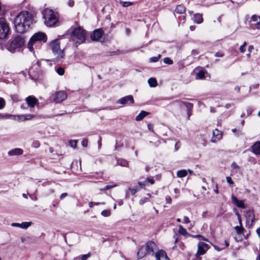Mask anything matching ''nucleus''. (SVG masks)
<instances>
[{
	"label": "nucleus",
	"instance_id": "1",
	"mask_svg": "<svg viewBox=\"0 0 260 260\" xmlns=\"http://www.w3.org/2000/svg\"><path fill=\"white\" fill-rule=\"evenodd\" d=\"M32 22V15L30 12L24 11L17 15L14 20V26L18 33H23L27 30Z\"/></svg>",
	"mask_w": 260,
	"mask_h": 260
},
{
	"label": "nucleus",
	"instance_id": "2",
	"mask_svg": "<svg viewBox=\"0 0 260 260\" xmlns=\"http://www.w3.org/2000/svg\"><path fill=\"white\" fill-rule=\"evenodd\" d=\"M47 41L46 35L43 32L39 31L30 38L27 44V48L30 52L35 53L36 50L41 48L42 42L46 43Z\"/></svg>",
	"mask_w": 260,
	"mask_h": 260
},
{
	"label": "nucleus",
	"instance_id": "3",
	"mask_svg": "<svg viewBox=\"0 0 260 260\" xmlns=\"http://www.w3.org/2000/svg\"><path fill=\"white\" fill-rule=\"evenodd\" d=\"M42 14L44 23L48 26H52L58 21V13L51 9L46 8L43 10Z\"/></svg>",
	"mask_w": 260,
	"mask_h": 260
},
{
	"label": "nucleus",
	"instance_id": "4",
	"mask_svg": "<svg viewBox=\"0 0 260 260\" xmlns=\"http://www.w3.org/2000/svg\"><path fill=\"white\" fill-rule=\"evenodd\" d=\"M86 33L81 27L75 28L71 35V39L76 46L84 43Z\"/></svg>",
	"mask_w": 260,
	"mask_h": 260
},
{
	"label": "nucleus",
	"instance_id": "5",
	"mask_svg": "<svg viewBox=\"0 0 260 260\" xmlns=\"http://www.w3.org/2000/svg\"><path fill=\"white\" fill-rule=\"evenodd\" d=\"M24 38L21 36H17L7 46V50L11 53L19 51L25 45Z\"/></svg>",
	"mask_w": 260,
	"mask_h": 260
},
{
	"label": "nucleus",
	"instance_id": "6",
	"mask_svg": "<svg viewBox=\"0 0 260 260\" xmlns=\"http://www.w3.org/2000/svg\"><path fill=\"white\" fill-rule=\"evenodd\" d=\"M49 48L51 49L54 59L56 61H59L63 58L64 53L63 50L60 48V42L58 40H54L49 44Z\"/></svg>",
	"mask_w": 260,
	"mask_h": 260
},
{
	"label": "nucleus",
	"instance_id": "7",
	"mask_svg": "<svg viewBox=\"0 0 260 260\" xmlns=\"http://www.w3.org/2000/svg\"><path fill=\"white\" fill-rule=\"evenodd\" d=\"M145 248L147 254L154 255L156 260H161L162 257V251L158 250L155 243L152 241H148L146 243Z\"/></svg>",
	"mask_w": 260,
	"mask_h": 260
},
{
	"label": "nucleus",
	"instance_id": "8",
	"mask_svg": "<svg viewBox=\"0 0 260 260\" xmlns=\"http://www.w3.org/2000/svg\"><path fill=\"white\" fill-rule=\"evenodd\" d=\"M9 32L8 24L4 21H0V39L6 38Z\"/></svg>",
	"mask_w": 260,
	"mask_h": 260
},
{
	"label": "nucleus",
	"instance_id": "9",
	"mask_svg": "<svg viewBox=\"0 0 260 260\" xmlns=\"http://www.w3.org/2000/svg\"><path fill=\"white\" fill-rule=\"evenodd\" d=\"M207 244L204 242H200L198 244V251L197 255H201L204 254L208 249Z\"/></svg>",
	"mask_w": 260,
	"mask_h": 260
},
{
	"label": "nucleus",
	"instance_id": "10",
	"mask_svg": "<svg viewBox=\"0 0 260 260\" xmlns=\"http://www.w3.org/2000/svg\"><path fill=\"white\" fill-rule=\"evenodd\" d=\"M222 137V133L218 129H215L213 131V137L211 139V142L216 143V142L220 140Z\"/></svg>",
	"mask_w": 260,
	"mask_h": 260
},
{
	"label": "nucleus",
	"instance_id": "11",
	"mask_svg": "<svg viewBox=\"0 0 260 260\" xmlns=\"http://www.w3.org/2000/svg\"><path fill=\"white\" fill-rule=\"evenodd\" d=\"M103 32L101 29L94 30L91 35V39L93 41H100L103 36Z\"/></svg>",
	"mask_w": 260,
	"mask_h": 260
},
{
	"label": "nucleus",
	"instance_id": "12",
	"mask_svg": "<svg viewBox=\"0 0 260 260\" xmlns=\"http://www.w3.org/2000/svg\"><path fill=\"white\" fill-rule=\"evenodd\" d=\"M231 199L232 203L236 205L238 207L242 209L246 208V206L243 201L238 200L237 197L233 194L232 195Z\"/></svg>",
	"mask_w": 260,
	"mask_h": 260
},
{
	"label": "nucleus",
	"instance_id": "13",
	"mask_svg": "<svg viewBox=\"0 0 260 260\" xmlns=\"http://www.w3.org/2000/svg\"><path fill=\"white\" fill-rule=\"evenodd\" d=\"M154 183V180L152 178H147L144 181H140L138 185L141 188H144L145 186H149V184H153Z\"/></svg>",
	"mask_w": 260,
	"mask_h": 260
},
{
	"label": "nucleus",
	"instance_id": "14",
	"mask_svg": "<svg viewBox=\"0 0 260 260\" xmlns=\"http://www.w3.org/2000/svg\"><path fill=\"white\" fill-rule=\"evenodd\" d=\"M246 218L247 224L251 225L254 220V215L253 211L249 210L246 212Z\"/></svg>",
	"mask_w": 260,
	"mask_h": 260
},
{
	"label": "nucleus",
	"instance_id": "15",
	"mask_svg": "<svg viewBox=\"0 0 260 260\" xmlns=\"http://www.w3.org/2000/svg\"><path fill=\"white\" fill-rule=\"evenodd\" d=\"M23 153V151L22 149L16 148L10 150L8 152L9 156H17L22 155Z\"/></svg>",
	"mask_w": 260,
	"mask_h": 260
},
{
	"label": "nucleus",
	"instance_id": "16",
	"mask_svg": "<svg viewBox=\"0 0 260 260\" xmlns=\"http://www.w3.org/2000/svg\"><path fill=\"white\" fill-rule=\"evenodd\" d=\"M193 21L194 23L197 24H201L203 21V18L202 16V14L201 13H196L193 14Z\"/></svg>",
	"mask_w": 260,
	"mask_h": 260
},
{
	"label": "nucleus",
	"instance_id": "17",
	"mask_svg": "<svg viewBox=\"0 0 260 260\" xmlns=\"http://www.w3.org/2000/svg\"><path fill=\"white\" fill-rule=\"evenodd\" d=\"M252 152L257 155H260V142H257L254 143L251 147Z\"/></svg>",
	"mask_w": 260,
	"mask_h": 260
},
{
	"label": "nucleus",
	"instance_id": "18",
	"mask_svg": "<svg viewBox=\"0 0 260 260\" xmlns=\"http://www.w3.org/2000/svg\"><path fill=\"white\" fill-rule=\"evenodd\" d=\"M147 254V252L146 251V249L145 247H141L138 250L137 252V256L138 258H142L144 257L146 254Z\"/></svg>",
	"mask_w": 260,
	"mask_h": 260
},
{
	"label": "nucleus",
	"instance_id": "19",
	"mask_svg": "<svg viewBox=\"0 0 260 260\" xmlns=\"http://www.w3.org/2000/svg\"><path fill=\"white\" fill-rule=\"evenodd\" d=\"M25 101L28 107L30 108H32L37 104V99H25Z\"/></svg>",
	"mask_w": 260,
	"mask_h": 260
},
{
	"label": "nucleus",
	"instance_id": "20",
	"mask_svg": "<svg viewBox=\"0 0 260 260\" xmlns=\"http://www.w3.org/2000/svg\"><path fill=\"white\" fill-rule=\"evenodd\" d=\"M149 114V112L142 111L136 117V120L140 121Z\"/></svg>",
	"mask_w": 260,
	"mask_h": 260
},
{
	"label": "nucleus",
	"instance_id": "21",
	"mask_svg": "<svg viewBox=\"0 0 260 260\" xmlns=\"http://www.w3.org/2000/svg\"><path fill=\"white\" fill-rule=\"evenodd\" d=\"M185 8L184 6L180 5H178L175 10V13L178 14H183L185 12Z\"/></svg>",
	"mask_w": 260,
	"mask_h": 260
},
{
	"label": "nucleus",
	"instance_id": "22",
	"mask_svg": "<svg viewBox=\"0 0 260 260\" xmlns=\"http://www.w3.org/2000/svg\"><path fill=\"white\" fill-rule=\"evenodd\" d=\"M183 104L186 107L187 109V117L188 119H189L191 115V113L190 110L192 107V104L188 102H183Z\"/></svg>",
	"mask_w": 260,
	"mask_h": 260
},
{
	"label": "nucleus",
	"instance_id": "23",
	"mask_svg": "<svg viewBox=\"0 0 260 260\" xmlns=\"http://www.w3.org/2000/svg\"><path fill=\"white\" fill-rule=\"evenodd\" d=\"M149 85L151 87H155L157 85V82L155 78H150L148 80Z\"/></svg>",
	"mask_w": 260,
	"mask_h": 260
},
{
	"label": "nucleus",
	"instance_id": "24",
	"mask_svg": "<svg viewBox=\"0 0 260 260\" xmlns=\"http://www.w3.org/2000/svg\"><path fill=\"white\" fill-rule=\"evenodd\" d=\"M224 244H221V247H219L217 246L214 245V247L215 249L217 250V251H220L222 249H224L226 248H227L229 246V243L226 241H224L223 242Z\"/></svg>",
	"mask_w": 260,
	"mask_h": 260
},
{
	"label": "nucleus",
	"instance_id": "25",
	"mask_svg": "<svg viewBox=\"0 0 260 260\" xmlns=\"http://www.w3.org/2000/svg\"><path fill=\"white\" fill-rule=\"evenodd\" d=\"M90 255H91L90 252H89L87 254H83V255H82L80 256L75 257L74 259V260H86L87 258H88L89 257H90Z\"/></svg>",
	"mask_w": 260,
	"mask_h": 260
},
{
	"label": "nucleus",
	"instance_id": "26",
	"mask_svg": "<svg viewBox=\"0 0 260 260\" xmlns=\"http://www.w3.org/2000/svg\"><path fill=\"white\" fill-rule=\"evenodd\" d=\"M187 174V171L186 170H180L177 171V176L179 178H183L185 177Z\"/></svg>",
	"mask_w": 260,
	"mask_h": 260
},
{
	"label": "nucleus",
	"instance_id": "27",
	"mask_svg": "<svg viewBox=\"0 0 260 260\" xmlns=\"http://www.w3.org/2000/svg\"><path fill=\"white\" fill-rule=\"evenodd\" d=\"M178 228H179L178 232L180 234H181L185 237H187L189 235V234L187 233L186 230L185 229H184L182 225H179Z\"/></svg>",
	"mask_w": 260,
	"mask_h": 260
},
{
	"label": "nucleus",
	"instance_id": "28",
	"mask_svg": "<svg viewBox=\"0 0 260 260\" xmlns=\"http://www.w3.org/2000/svg\"><path fill=\"white\" fill-rule=\"evenodd\" d=\"M68 94L64 91H59L56 92V98H67Z\"/></svg>",
	"mask_w": 260,
	"mask_h": 260
},
{
	"label": "nucleus",
	"instance_id": "29",
	"mask_svg": "<svg viewBox=\"0 0 260 260\" xmlns=\"http://www.w3.org/2000/svg\"><path fill=\"white\" fill-rule=\"evenodd\" d=\"M204 77L205 72L203 70H201L197 73L196 78L197 79H203Z\"/></svg>",
	"mask_w": 260,
	"mask_h": 260
},
{
	"label": "nucleus",
	"instance_id": "30",
	"mask_svg": "<svg viewBox=\"0 0 260 260\" xmlns=\"http://www.w3.org/2000/svg\"><path fill=\"white\" fill-rule=\"evenodd\" d=\"M32 224V222L31 221L23 222L22 223H21V228L22 229H27Z\"/></svg>",
	"mask_w": 260,
	"mask_h": 260
},
{
	"label": "nucleus",
	"instance_id": "31",
	"mask_svg": "<svg viewBox=\"0 0 260 260\" xmlns=\"http://www.w3.org/2000/svg\"><path fill=\"white\" fill-rule=\"evenodd\" d=\"M101 215L104 217H109L111 215V211L109 210H104L101 212Z\"/></svg>",
	"mask_w": 260,
	"mask_h": 260
},
{
	"label": "nucleus",
	"instance_id": "32",
	"mask_svg": "<svg viewBox=\"0 0 260 260\" xmlns=\"http://www.w3.org/2000/svg\"><path fill=\"white\" fill-rule=\"evenodd\" d=\"M198 138L201 139L200 143L203 146H206L207 145L206 140L203 138L202 135H200Z\"/></svg>",
	"mask_w": 260,
	"mask_h": 260
},
{
	"label": "nucleus",
	"instance_id": "33",
	"mask_svg": "<svg viewBox=\"0 0 260 260\" xmlns=\"http://www.w3.org/2000/svg\"><path fill=\"white\" fill-rule=\"evenodd\" d=\"M56 71L57 73L60 76H62L64 74V69L62 67L57 68Z\"/></svg>",
	"mask_w": 260,
	"mask_h": 260
},
{
	"label": "nucleus",
	"instance_id": "34",
	"mask_svg": "<svg viewBox=\"0 0 260 260\" xmlns=\"http://www.w3.org/2000/svg\"><path fill=\"white\" fill-rule=\"evenodd\" d=\"M31 146L34 148H38L40 146V143L38 140H35L32 142Z\"/></svg>",
	"mask_w": 260,
	"mask_h": 260
},
{
	"label": "nucleus",
	"instance_id": "35",
	"mask_svg": "<svg viewBox=\"0 0 260 260\" xmlns=\"http://www.w3.org/2000/svg\"><path fill=\"white\" fill-rule=\"evenodd\" d=\"M117 186L116 184H113V185H107L104 188L101 189V191H104L108 190L110 188Z\"/></svg>",
	"mask_w": 260,
	"mask_h": 260
},
{
	"label": "nucleus",
	"instance_id": "36",
	"mask_svg": "<svg viewBox=\"0 0 260 260\" xmlns=\"http://www.w3.org/2000/svg\"><path fill=\"white\" fill-rule=\"evenodd\" d=\"M127 99H120L116 101V104L125 105L127 103Z\"/></svg>",
	"mask_w": 260,
	"mask_h": 260
},
{
	"label": "nucleus",
	"instance_id": "37",
	"mask_svg": "<svg viewBox=\"0 0 260 260\" xmlns=\"http://www.w3.org/2000/svg\"><path fill=\"white\" fill-rule=\"evenodd\" d=\"M77 140H70L69 141V144L70 146L73 148H75L77 146Z\"/></svg>",
	"mask_w": 260,
	"mask_h": 260
},
{
	"label": "nucleus",
	"instance_id": "38",
	"mask_svg": "<svg viewBox=\"0 0 260 260\" xmlns=\"http://www.w3.org/2000/svg\"><path fill=\"white\" fill-rule=\"evenodd\" d=\"M235 229L238 234H241L244 230V229L242 227V225L236 226L235 228Z\"/></svg>",
	"mask_w": 260,
	"mask_h": 260
},
{
	"label": "nucleus",
	"instance_id": "39",
	"mask_svg": "<svg viewBox=\"0 0 260 260\" xmlns=\"http://www.w3.org/2000/svg\"><path fill=\"white\" fill-rule=\"evenodd\" d=\"M164 62L168 64H172L173 61L169 57H165L164 58Z\"/></svg>",
	"mask_w": 260,
	"mask_h": 260
},
{
	"label": "nucleus",
	"instance_id": "40",
	"mask_svg": "<svg viewBox=\"0 0 260 260\" xmlns=\"http://www.w3.org/2000/svg\"><path fill=\"white\" fill-rule=\"evenodd\" d=\"M160 57V55H159L157 57H152L150 58L149 61L151 62H155L158 60V59Z\"/></svg>",
	"mask_w": 260,
	"mask_h": 260
},
{
	"label": "nucleus",
	"instance_id": "41",
	"mask_svg": "<svg viewBox=\"0 0 260 260\" xmlns=\"http://www.w3.org/2000/svg\"><path fill=\"white\" fill-rule=\"evenodd\" d=\"M231 168L233 170H239L240 167L235 162H233L231 165Z\"/></svg>",
	"mask_w": 260,
	"mask_h": 260
},
{
	"label": "nucleus",
	"instance_id": "42",
	"mask_svg": "<svg viewBox=\"0 0 260 260\" xmlns=\"http://www.w3.org/2000/svg\"><path fill=\"white\" fill-rule=\"evenodd\" d=\"M24 118V115H18L15 116V119L16 120H17L18 121H22L25 120V119H23Z\"/></svg>",
	"mask_w": 260,
	"mask_h": 260
},
{
	"label": "nucleus",
	"instance_id": "43",
	"mask_svg": "<svg viewBox=\"0 0 260 260\" xmlns=\"http://www.w3.org/2000/svg\"><path fill=\"white\" fill-rule=\"evenodd\" d=\"M118 164L123 167H127L128 166V162L125 160H122L120 161H118Z\"/></svg>",
	"mask_w": 260,
	"mask_h": 260
},
{
	"label": "nucleus",
	"instance_id": "44",
	"mask_svg": "<svg viewBox=\"0 0 260 260\" xmlns=\"http://www.w3.org/2000/svg\"><path fill=\"white\" fill-rule=\"evenodd\" d=\"M120 4L123 6V7H128L130 5H132V3L131 2H120Z\"/></svg>",
	"mask_w": 260,
	"mask_h": 260
},
{
	"label": "nucleus",
	"instance_id": "45",
	"mask_svg": "<svg viewBox=\"0 0 260 260\" xmlns=\"http://www.w3.org/2000/svg\"><path fill=\"white\" fill-rule=\"evenodd\" d=\"M6 105V102L4 99H0V109H3Z\"/></svg>",
	"mask_w": 260,
	"mask_h": 260
},
{
	"label": "nucleus",
	"instance_id": "46",
	"mask_svg": "<svg viewBox=\"0 0 260 260\" xmlns=\"http://www.w3.org/2000/svg\"><path fill=\"white\" fill-rule=\"evenodd\" d=\"M246 46V43L244 42L242 45H241L240 47V51L241 53H244L245 51V47Z\"/></svg>",
	"mask_w": 260,
	"mask_h": 260
},
{
	"label": "nucleus",
	"instance_id": "47",
	"mask_svg": "<svg viewBox=\"0 0 260 260\" xmlns=\"http://www.w3.org/2000/svg\"><path fill=\"white\" fill-rule=\"evenodd\" d=\"M12 117H13V119H15V116L7 114H3V119H8Z\"/></svg>",
	"mask_w": 260,
	"mask_h": 260
},
{
	"label": "nucleus",
	"instance_id": "48",
	"mask_svg": "<svg viewBox=\"0 0 260 260\" xmlns=\"http://www.w3.org/2000/svg\"><path fill=\"white\" fill-rule=\"evenodd\" d=\"M258 19H260V17L259 16H257L256 15H252L251 17V21H254V22H258Z\"/></svg>",
	"mask_w": 260,
	"mask_h": 260
},
{
	"label": "nucleus",
	"instance_id": "49",
	"mask_svg": "<svg viewBox=\"0 0 260 260\" xmlns=\"http://www.w3.org/2000/svg\"><path fill=\"white\" fill-rule=\"evenodd\" d=\"M181 147V144L179 141H177L175 145V151H177Z\"/></svg>",
	"mask_w": 260,
	"mask_h": 260
},
{
	"label": "nucleus",
	"instance_id": "50",
	"mask_svg": "<svg viewBox=\"0 0 260 260\" xmlns=\"http://www.w3.org/2000/svg\"><path fill=\"white\" fill-rule=\"evenodd\" d=\"M29 196L31 200L34 201L38 200V198L36 193L30 194Z\"/></svg>",
	"mask_w": 260,
	"mask_h": 260
},
{
	"label": "nucleus",
	"instance_id": "51",
	"mask_svg": "<svg viewBox=\"0 0 260 260\" xmlns=\"http://www.w3.org/2000/svg\"><path fill=\"white\" fill-rule=\"evenodd\" d=\"M226 180L228 183H229V184H233L234 183L230 177H226Z\"/></svg>",
	"mask_w": 260,
	"mask_h": 260
},
{
	"label": "nucleus",
	"instance_id": "52",
	"mask_svg": "<svg viewBox=\"0 0 260 260\" xmlns=\"http://www.w3.org/2000/svg\"><path fill=\"white\" fill-rule=\"evenodd\" d=\"M128 189L131 191L132 194H135L137 191V188H129Z\"/></svg>",
	"mask_w": 260,
	"mask_h": 260
},
{
	"label": "nucleus",
	"instance_id": "53",
	"mask_svg": "<svg viewBox=\"0 0 260 260\" xmlns=\"http://www.w3.org/2000/svg\"><path fill=\"white\" fill-rule=\"evenodd\" d=\"M87 144H88V141L87 139H84L82 141V145L83 147H86L87 146Z\"/></svg>",
	"mask_w": 260,
	"mask_h": 260
},
{
	"label": "nucleus",
	"instance_id": "54",
	"mask_svg": "<svg viewBox=\"0 0 260 260\" xmlns=\"http://www.w3.org/2000/svg\"><path fill=\"white\" fill-rule=\"evenodd\" d=\"M100 205V203L99 202H90L89 203V207L90 208H92L93 206L94 205Z\"/></svg>",
	"mask_w": 260,
	"mask_h": 260
},
{
	"label": "nucleus",
	"instance_id": "55",
	"mask_svg": "<svg viewBox=\"0 0 260 260\" xmlns=\"http://www.w3.org/2000/svg\"><path fill=\"white\" fill-rule=\"evenodd\" d=\"M183 220H184V223H185V224H188L190 222V220H189V218L186 216H184L183 217Z\"/></svg>",
	"mask_w": 260,
	"mask_h": 260
},
{
	"label": "nucleus",
	"instance_id": "56",
	"mask_svg": "<svg viewBox=\"0 0 260 260\" xmlns=\"http://www.w3.org/2000/svg\"><path fill=\"white\" fill-rule=\"evenodd\" d=\"M148 199L147 198H144L140 200V204L141 205H143L145 203H146V202L148 201Z\"/></svg>",
	"mask_w": 260,
	"mask_h": 260
},
{
	"label": "nucleus",
	"instance_id": "57",
	"mask_svg": "<svg viewBox=\"0 0 260 260\" xmlns=\"http://www.w3.org/2000/svg\"><path fill=\"white\" fill-rule=\"evenodd\" d=\"M224 55V54L221 52H218L215 54L216 57H222Z\"/></svg>",
	"mask_w": 260,
	"mask_h": 260
},
{
	"label": "nucleus",
	"instance_id": "58",
	"mask_svg": "<svg viewBox=\"0 0 260 260\" xmlns=\"http://www.w3.org/2000/svg\"><path fill=\"white\" fill-rule=\"evenodd\" d=\"M33 117H34V116L31 114L24 115V118H23V119L28 120V119L32 118Z\"/></svg>",
	"mask_w": 260,
	"mask_h": 260
},
{
	"label": "nucleus",
	"instance_id": "59",
	"mask_svg": "<svg viewBox=\"0 0 260 260\" xmlns=\"http://www.w3.org/2000/svg\"><path fill=\"white\" fill-rule=\"evenodd\" d=\"M172 201V199L170 197L167 196L166 197V202L167 204H171Z\"/></svg>",
	"mask_w": 260,
	"mask_h": 260
},
{
	"label": "nucleus",
	"instance_id": "60",
	"mask_svg": "<svg viewBox=\"0 0 260 260\" xmlns=\"http://www.w3.org/2000/svg\"><path fill=\"white\" fill-rule=\"evenodd\" d=\"M11 225L13 227H18L21 228V223H12Z\"/></svg>",
	"mask_w": 260,
	"mask_h": 260
},
{
	"label": "nucleus",
	"instance_id": "61",
	"mask_svg": "<svg viewBox=\"0 0 260 260\" xmlns=\"http://www.w3.org/2000/svg\"><path fill=\"white\" fill-rule=\"evenodd\" d=\"M67 193L64 192V193H62L60 196V200H62L64 198H65L67 196Z\"/></svg>",
	"mask_w": 260,
	"mask_h": 260
},
{
	"label": "nucleus",
	"instance_id": "62",
	"mask_svg": "<svg viewBox=\"0 0 260 260\" xmlns=\"http://www.w3.org/2000/svg\"><path fill=\"white\" fill-rule=\"evenodd\" d=\"M74 5V2L72 0H69V2H68V5L70 7H73Z\"/></svg>",
	"mask_w": 260,
	"mask_h": 260
},
{
	"label": "nucleus",
	"instance_id": "63",
	"mask_svg": "<svg viewBox=\"0 0 260 260\" xmlns=\"http://www.w3.org/2000/svg\"><path fill=\"white\" fill-rule=\"evenodd\" d=\"M164 260H170L169 258L167 255V254L164 251Z\"/></svg>",
	"mask_w": 260,
	"mask_h": 260
},
{
	"label": "nucleus",
	"instance_id": "64",
	"mask_svg": "<svg viewBox=\"0 0 260 260\" xmlns=\"http://www.w3.org/2000/svg\"><path fill=\"white\" fill-rule=\"evenodd\" d=\"M255 27L257 29H260V22L259 21L256 22V23L255 24Z\"/></svg>",
	"mask_w": 260,
	"mask_h": 260
}]
</instances>
